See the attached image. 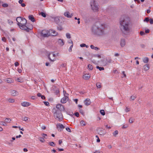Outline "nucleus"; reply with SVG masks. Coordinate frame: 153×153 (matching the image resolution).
I'll list each match as a JSON object with an SVG mask.
<instances>
[{
	"instance_id": "f257e3e1",
	"label": "nucleus",
	"mask_w": 153,
	"mask_h": 153,
	"mask_svg": "<svg viewBox=\"0 0 153 153\" xmlns=\"http://www.w3.org/2000/svg\"><path fill=\"white\" fill-rule=\"evenodd\" d=\"M129 19L125 16H122L119 20L120 28L122 33L124 35H127L130 30V27Z\"/></svg>"
},
{
	"instance_id": "f03ea898",
	"label": "nucleus",
	"mask_w": 153,
	"mask_h": 153,
	"mask_svg": "<svg viewBox=\"0 0 153 153\" xmlns=\"http://www.w3.org/2000/svg\"><path fill=\"white\" fill-rule=\"evenodd\" d=\"M16 20L17 22V25L21 30H25L27 32L30 31V30L32 29V25H26L27 20L22 17H19L17 18Z\"/></svg>"
},
{
	"instance_id": "7ed1b4c3",
	"label": "nucleus",
	"mask_w": 153,
	"mask_h": 153,
	"mask_svg": "<svg viewBox=\"0 0 153 153\" xmlns=\"http://www.w3.org/2000/svg\"><path fill=\"white\" fill-rule=\"evenodd\" d=\"M105 27L104 24L97 22L92 27V31L94 34L98 35H102L104 34Z\"/></svg>"
},
{
	"instance_id": "20e7f679",
	"label": "nucleus",
	"mask_w": 153,
	"mask_h": 153,
	"mask_svg": "<svg viewBox=\"0 0 153 153\" xmlns=\"http://www.w3.org/2000/svg\"><path fill=\"white\" fill-rule=\"evenodd\" d=\"M54 116L56 119L59 120H62L63 119V115L60 110H56V109L53 110Z\"/></svg>"
},
{
	"instance_id": "39448f33",
	"label": "nucleus",
	"mask_w": 153,
	"mask_h": 153,
	"mask_svg": "<svg viewBox=\"0 0 153 153\" xmlns=\"http://www.w3.org/2000/svg\"><path fill=\"white\" fill-rule=\"evenodd\" d=\"M90 5L92 10L94 12H97L98 11L99 7L98 4L95 0H92L91 2Z\"/></svg>"
},
{
	"instance_id": "423d86ee",
	"label": "nucleus",
	"mask_w": 153,
	"mask_h": 153,
	"mask_svg": "<svg viewBox=\"0 0 153 153\" xmlns=\"http://www.w3.org/2000/svg\"><path fill=\"white\" fill-rule=\"evenodd\" d=\"M48 59L51 61L53 62L56 60L54 57H56V55L53 53H49L48 55Z\"/></svg>"
},
{
	"instance_id": "0eeeda50",
	"label": "nucleus",
	"mask_w": 153,
	"mask_h": 153,
	"mask_svg": "<svg viewBox=\"0 0 153 153\" xmlns=\"http://www.w3.org/2000/svg\"><path fill=\"white\" fill-rule=\"evenodd\" d=\"M65 93H66V91H63V93L65 97L62 99L61 101V102L63 103L66 102L68 100V97L65 94Z\"/></svg>"
},
{
	"instance_id": "6e6552de",
	"label": "nucleus",
	"mask_w": 153,
	"mask_h": 153,
	"mask_svg": "<svg viewBox=\"0 0 153 153\" xmlns=\"http://www.w3.org/2000/svg\"><path fill=\"white\" fill-rule=\"evenodd\" d=\"M41 35L44 37H48L49 36L48 34V32L45 30H42L41 32Z\"/></svg>"
},
{
	"instance_id": "1a4fd4ad",
	"label": "nucleus",
	"mask_w": 153,
	"mask_h": 153,
	"mask_svg": "<svg viewBox=\"0 0 153 153\" xmlns=\"http://www.w3.org/2000/svg\"><path fill=\"white\" fill-rule=\"evenodd\" d=\"M56 110H60L61 111L64 110V106L61 104H57L56 106Z\"/></svg>"
},
{
	"instance_id": "9d476101",
	"label": "nucleus",
	"mask_w": 153,
	"mask_h": 153,
	"mask_svg": "<svg viewBox=\"0 0 153 153\" xmlns=\"http://www.w3.org/2000/svg\"><path fill=\"white\" fill-rule=\"evenodd\" d=\"M65 126L62 124L59 123L56 125V128L59 131H61L65 128Z\"/></svg>"
},
{
	"instance_id": "9b49d317",
	"label": "nucleus",
	"mask_w": 153,
	"mask_h": 153,
	"mask_svg": "<svg viewBox=\"0 0 153 153\" xmlns=\"http://www.w3.org/2000/svg\"><path fill=\"white\" fill-rule=\"evenodd\" d=\"M64 15L68 18H71L73 16V14H70L69 12L67 11L64 13Z\"/></svg>"
},
{
	"instance_id": "f8f14e48",
	"label": "nucleus",
	"mask_w": 153,
	"mask_h": 153,
	"mask_svg": "<svg viewBox=\"0 0 153 153\" xmlns=\"http://www.w3.org/2000/svg\"><path fill=\"white\" fill-rule=\"evenodd\" d=\"M90 77V75L89 74H85L83 75V78L86 80L88 79Z\"/></svg>"
},
{
	"instance_id": "ddd939ff",
	"label": "nucleus",
	"mask_w": 153,
	"mask_h": 153,
	"mask_svg": "<svg viewBox=\"0 0 153 153\" xmlns=\"http://www.w3.org/2000/svg\"><path fill=\"white\" fill-rule=\"evenodd\" d=\"M85 105L87 106L89 105L91 102L89 99H87L84 101Z\"/></svg>"
},
{
	"instance_id": "4468645a",
	"label": "nucleus",
	"mask_w": 153,
	"mask_h": 153,
	"mask_svg": "<svg viewBox=\"0 0 153 153\" xmlns=\"http://www.w3.org/2000/svg\"><path fill=\"white\" fill-rule=\"evenodd\" d=\"M21 105L23 107H27L30 105V103L26 102H24L21 104Z\"/></svg>"
},
{
	"instance_id": "2eb2a0df",
	"label": "nucleus",
	"mask_w": 153,
	"mask_h": 153,
	"mask_svg": "<svg viewBox=\"0 0 153 153\" xmlns=\"http://www.w3.org/2000/svg\"><path fill=\"white\" fill-rule=\"evenodd\" d=\"M11 95L13 96H15L16 95H18L19 94V93L17 91L15 90H13L11 91Z\"/></svg>"
},
{
	"instance_id": "dca6fc26",
	"label": "nucleus",
	"mask_w": 153,
	"mask_h": 153,
	"mask_svg": "<svg viewBox=\"0 0 153 153\" xmlns=\"http://www.w3.org/2000/svg\"><path fill=\"white\" fill-rule=\"evenodd\" d=\"M120 45L122 47H123L126 45V42L125 40L124 39H121Z\"/></svg>"
},
{
	"instance_id": "f3484780",
	"label": "nucleus",
	"mask_w": 153,
	"mask_h": 153,
	"mask_svg": "<svg viewBox=\"0 0 153 153\" xmlns=\"http://www.w3.org/2000/svg\"><path fill=\"white\" fill-rule=\"evenodd\" d=\"M58 42L59 44L61 45H63L64 44V42L63 39H59L58 40Z\"/></svg>"
},
{
	"instance_id": "a211bd4d",
	"label": "nucleus",
	"mask_w": 153,
	"mask_h": 153,
	"mask_svg": "<svg viewBox=\"0 0 153 153\" xmlns=\"http://www.w3.org/2000/svg\"><path fill=\"white\" fill-rule=\"evenodd\" d=\"M29 19L33 22H35V19L33 17V16L32 15H30L28 16Z\"/></svg>"
},
{
	"instance_id": "6ab92c4d",
	"label": "nucleus",
	"mask_w": 153,
	"mask_h": 153,
	"mask_svg": "<svg viewBox=\"0 0 153 153\" xmlns=\"http://www.w3.org/2000/svg\"><path fill=\"white\" fill-rule=\"evenodd\" d=\"M54 21L57 24H59L60 22V19L58 17H56L54 18Z\"/></svg>"
},
{
	"instance_id": "aec40b11",
	"label": "nucleus",
	"mask_w": 153,
	"mask_h": 153,
	"mask_svg": "<svg viewBox=\"0 0 153 153\" xmlns=\"http://www.w3.org/2000/svg\"><path fill=\"white\" fill-rule=\"evenodd\" d=\"M51 32L53 34V36H56L58 35V33L55 30H51Z\"/></svg>"
},
{
	"instance_id": "412c9836",
	"label": "nucleus",
	"mask_w": 153,
	"mask_h": 153,
	"mask_svg": "<svg viewBox=\"0 0 153 153\" xmlns=\"http://www.w3.org/2000/svg\"><path fill=\"white\" fill-rule=\"evenodd\" d=\"M149 68V65L148 64H146L144 66V70L147 71Z\"/></svg>"
},
{
	"instance_id": "4be33fe9",
	"label": "nucleus",
	"mask_w": 153,
	"mask_h": 153,
	"mask_svg": "<svg viewBox=\"0 0 153 153\" xmlns=\"http://www.w3.org/2000/svg\"><path fill=\"white\" fill-rule=\"evenodd\" d=\"M90 47L91 49H95V50H97L99 49V48L98 47H94V45H91Z\"/></svg>"
},
{
	"instance_id": "5701e85b",
	"label": "nucleus",
	"mask_w": 153,
	"mask_h": 153,
	"mask_svg": "<svg viewBox=\"0 0 153 153\" xmlns=\"http://www.w3.org/2000/svg\"><path fill=\"white\" fill-rule=\"evenodd\" d=\"M39 15H41L42 16H43L44 17H46V13L43 12L39 13Z\"/></svg>"
},
{
	"instance_id": "b1692460",
	"label": "nucleus",
	"mask_w": 153,
	"mask_h": 153,
	"mask_svg": "<svg viewBox=\"0 0 153 153\" xmlns=\"http://www.w3.org/2000/svg\"><path fill=\"white\" fill-rule=\"evenodd\" d=\"M80 124L82 126H85L86 124V123L83 120H81L80 122Z\"/></svg>"
},
{
	"instance_id": "393cba45",
	"label": "nucleus",
	"mask_w": 153,
	"mask_h": 153,
	"mask_svg": "<svg viewBox=\"0 0 153 153\" xmlns=\"http://www.w3.org/2000/svg\"><path fill=\"white\" fill-rule=\"evenodd\" d=\"M7 82L9 83H11L13 82V80L11 78H7L6 80Z\"/></svg>"
},
{
	"instance_id": "a878e982",
	"label": "nucleus",
	"mask_w": 153,
	"mask_h": 153,
	"mask_svg": "<svg viewBox=\"0 0 153 153\" xmlns=\"http://www.w3.org/2000/svg\"><path fill=\"white\" fill-rule=\"evenodd\" d=\"M49 144L52 146H54L55 145V143L53 142H51L49 143Z\"/></svg>"
},
{
	"instance_id": "bb28decb",
	"label": "nucleus",
	"mask_w": 153,
	"mask_h": 153,
	"mask_svg": "<svg viewBox=\"0 0 153 153\" xmlns=\"http://www.w3.org/2000/svg\"><path fill=\"white\" fill-rule=\"evenodd\" d=\"M8 101L10 102L13 103L15 102V100L13 99L10 98L8 99Z\"/></svg>"
},
{
	"instance_id": "cd10ccee",
	"label": "nucleus",
	"mask_w": 153,
	"mask_h": 153,
	"mask_svg": "<svg viewBox=\"0 0 153 153\" xmlns=\"http://www.w3.org/2000/svg\"><path fill=\"white\" fill-rule=\"evenodd\" d=\"M96 86L97 88H100L101 87V83L99 82H97L96 84Z\"/></svg>"
},
{
	"instance_id": "c85d7f7f",
	"label": "nucleus",
	"mask_w": 153,
	"mask_h": 153,
	"mask_svg": "<svg viewBox=\"0 0 153 153\" xmlns=\"http://www.w3.org/2000/svg\"><path fill=\"white\" fill-rule=\"evenodd\" d=\"M134 119L133 118L131 117L129 120V121L130 123H132L134 122Z\"/></svg>"
},
{
	"instance_id": "c756f323",
	"label": "nucleus",
	"mask_w": 153,
	"mask_h": 153,
	"mask_svg": "<svg viewBox=\"0 0 153 153\" xmlns=\"http://www.w3.org/2000/svg\"><path fill=\"white\" fill-rule=\"evenodd\" d=\"M149 61V59L147 58H144L143 60V61L145 63H147Z\"/></svg>"
},
{
	"instance_id": "7c9ffc66",
	"label": "nucleus",
	"mask_w": 153,
	"mask_h": 153,
	"mask_svg": "<svg viewBox=\"0 0 153 153\" xmlns=\"http://www.w3.org/2000/svg\"><path fill=\"white\" fill-rule=\"evenodd\" d=\"M137 97L136 95H132L130 97V99L133 100H134Z\"/></svg>"
},
{
	"instance_id": "2f4dec72",
	"label": "nucleus",
	"mask_w": 153,
	"mask_h": 153,
	"mask_svg": "<svg viewBox=\"0 0 153 153\" xmlns=\"http://www.w3.org/2000/svg\"><path fill=\"white\" fill-rule=\"evenodd\" d=\"M96 68H97V69H99V70L100 71H102V70H104V68L103 67H99V66H97L96 67Z\"/></svg>"
},
{
	"instance_id": "473e14b6",
	"label": "nucleus",
	"mask_w": 153,
	"mask_h": 153,
	"mask_svg": "<svg viewBox=\"0 0 153 153\" xmlns=\"http://www.w3.org/2000/svg\"><path fill=\"white\" fill-rule=\"evenodd\" d=\"M100 112L102 115L104 116L105 115V113L104 110H101L100 111Z\"/></svg>"
},
{
	"instance_id": "72a5a7b5",
	"label": "nucleus",
	"mask_w": 153,
	"mask_h": 153,
	"mask_svg": "<svg viewBox=\"0 0 153 153\" xmlns=\"http://www.w3.org/2000/svg\"><path fill=\"white\" fill-rule=\"evenodd\" d=\"M5 120L6 122L9 123H10V122L11 121V119H10L9 118H6Z\"/></svg>"
},
{
	"instance_id": "f704fd0d",
	"label": "nucleus",
	"mask_w": 153,
	"mask_h": 153,
	"mask_svg": "<svg viewBox=\"0 0 153 153\" xmlns=\"http://www.w3.org/2000/svg\"><path fill=\"white\" fill-rule=\"evenodd\" d=\"M88 68L90 70H92L93 69V67L92 65L90 64L88 65Z\"/></svg>"
},
{
	"instance_id": "c9c22d12",
	"label": "nucleus",
	"mask_w": 153,
	"mask_h": 153,
	"mask_svg": "<svg viewBox=\"0 0 153 153\" xmlns=\"http://www.w3.org/2000/svg\"><path fill=\"white\" fill-rule=\"evenodd\" d=\"M107 62L108 63H111L113 62V61L111 58H108L107 60Z\"/></svg>"
},
{
	"instance_id": "e433bc0d",
	"label": "nucleus",
	"mask_w": 153,
	"mask_h": 153,
	"mask_svg": "<svg viewBox=\"0 0 153 153\" xmlns=\"http://www.w3.org/2000/svg\"><path fill=\"white\" fill-rule=\"evenodd\" d=\"M66 36L68 39H70L71 38L70 34L69 33H67L66 34Z\"/></svg>"
},
{
	"instance_id": "4c0bfd02",
	"label": "nucleus",
	"mask_w": 153,
	"mask_h": 153,
	"mask_svg": "<svg viewBox=\"0 0 153 153\" xmlns=\"http://www.w3.org/2000/svg\"><path fill=\"white\" fill-rule=\"evenodd\" d=\"M73 44H71V45L70 48L69 49V52H71L72 51V48L73 47Z\"/></svg>"
},
{
	"instance_id": "58836bf2",
	"label": "nucleus",
	"mask_w": 153,
	"mask_h": 153,
	"mask_svg": "<svg viewBox=\"0 0 153 153\" xmlns=\"http://www.w3.org/2000/svg\"><path fill=\"white\" fill-rule=\"evenodd\" d=\"M2 6L4 7H8V5L7 4L5 3L3 4Z\"/></svg>"
},
{
	"instance_id": "ea45409f",
	"label": "nucleus",
	"mask_w": 153,
	"mask_h": 153,
	"mask_svg": "<svg viewBox=\"0 0 153 153\" xmlns=\"http://www.w3.org/2000/svg\"><path fill=\"white\" fill-rule=\"evenodd\" d=\"M39 140H40V141L43 143V142H44V139L43 138V137H40L39 138Z\"/></svg>"
},
{
	"instance_id": "a19ab883",
	"label": "nucleus",
	"mask_w": 153,
	"mask_h": 153,
	"mask_svg": "<svg viewBox=\"0 0 153 153\" xmlns=\"http://www.w3.org/2000/svg\"><path fill=\"white\" fill-rule=\"evenodd\" d=\"M66 130L67 131L69 132H71V129L69 127H66Z\"/></svg>"
},
{
	"instance_id": "79ce46f5",
	"label": "nucleus",
	"mask_w": 153,
	"mask_h": 153,
	"mask_svg": "<svg viewBox=\"0 0 153 153\" xmlns=\"http://www.w3.org/2000/svg\"><path fill=\"white\" fill-rule=\"evenodd\" d=\"M149 22L151 24H153V19L151 18L149 19Z\"/></svg>"
},
{
	"instance_id": "37998d69",
	"label": "nucleus",
	"mask_w": 153,
	"mask_h": 153,
	"mask_svg": "<svg viewBox=\"0 0 153 153\" xmlns=\"http://www.w3.org/2000/svg\"><path fill=\"white\" fill-rule=\"evenodd\" d=\"M44 103L45 105L47 106H48L49 105V103L48 102H44Z\"/></svg>"
},
{
	"instance_id": "c03bdc74",
	"label": "nucleus",
	"mask_w": 153,
	"mask_h": 153,
	"mask_svg": "<svg viewBox=\"0 0 153 153\" xmlns=\"http://www.w3.org/2000/svg\"><path fill=\"white\" fill-rule=\"evenodd\" d=\"M28 118L27 117H24L23 120L25 121H26L28 120Z\"/></svg>"
},
{
	"instance_id": "a18cd8bd",
	"label": "nucleus",
	"mask_w": 153,
	"mask_h": 153,
	"mask_svg": "<svg viewBox=\"0 0 153 153\" xmlns=\"http://www.w3.org/2000/svg\"><path fill=\"white\" fill-rule=\"evenodd\" d=\"M80 46L82 47H84L85 46H86V47H87V45H86L85 44H81L80 45Z\"/></svg>"
},
{
	"instance_id": "49530a36",
	"label": "nucleus",
	"mask_w": 153,
	"mask_h": 153,
	"mask_svg": "<svg viewBox=\"0 0 153 153\" xmlns=\"http://www.w3.org/2000/svg\"><path fill=\"white\" fill-rule=\"evenodd\" d=\"M59 92V89L56 90L55 92V93L56 95H58Z\"/></svg>"
},
{
	"instance_id": "de8ad7c7",
	"label": "nucleus",
	"mask_w": 153,
	"mask_h": 153,
	"mask_svg": "<svg viewBox=\"0 0 153 153\" xmlns=\"http://www.w3.org/2000/svg\"><path fill=\"white\" fill-rule=\"evenodd\" d=\"M0 124L3 126H5L6 125V124L5 122L1 121L0 122Z\"/></svg>"
},
{
	"instance_id": "09e8293b",
	"label": "nucleus",
	"mask_w": 153,
	"mask_h": 153,
	"mask_svg": "<svg viewBox=\"0 0 153 153\" xmlns=\"http://www.w3.org/2000/svg\"><path fill=\"white\" fill-rule=\"evenodd\" d=\"M125 111L126 112H128L130 111V109L128 108V107H126L125 109Z\"/></svg>"
},
{
	"instance_id": "8fccbe9b",
	"label": "nucleus",
	"mask_w": 153,
	"mask_h": 153,
	"mask_svg": "<svg viewBox=\"0 0 153 153\" xmlns=\"http://www.w3.org/2000/svg\"><path fill=\"white\" fill-rule=\"evenodd\" d=\"M149 18L148 17H146V18L145 20H144V21H146V22H148L149 21Z\"/></svg>"
},
{
	"instance_id": "3c124183",
	"label": "nucleus",
	"mask_w": 153,
	"mask_h": 153,
	"mask_svg": "<svg viewBox=\"0 0 153 153\" xmlns=\"http://www.w3.org/2000/svg\"><path fill=\"white\" fill-rule=\"evenodd\" d=\"M79 112L80 113H81L82 115H83L84 113L83 112V110L82 109H79Z\"/></svg>"
},
{
	"instance_id": "603ef678",
	"label": "nucleus",
	"mask_w": 153,
	"mask_h": 153,
	"mask_svg": "<svg viewBox=\"0 0 153 153\" xmlns=\"http://www.w3.org/2000/svg\"><path fill=\"white\" fill-rule=\"evenodd\" d=\"M128 127V125L127 124H126L124 125L123 127L122 128H127Z\"/></svg>"
},
{
	"instance_id": "864d4df0",
	"label": "nucleus",
	"mask_w": 153,
	"mask_h": 153,
	"mask_svg": "<svg viewBox=\"0 0 153 153\" xmlns=\"http://www.w3.org/2000/svg\"><path fill=\"white\" fill-rule=\"evenodd\" d=\"M122 74L123 75V77H126V74L125 73L124 71H123L122 72Z\"/></svg>"
},
{
	"instance_id": "5fc2aeb1",
	"label": "nucleus",
	"mask_w": 153,
	"mask_h": 153,
	"mask_svg": "<svg viewBox=\"0 0 153 153\" xmlns=\"http://www.w3.org/2000/svg\"><path fill=\"white\" fill-rule=\"evenodd\" d=\"M74 115L75 116H76L77 117H79V113L78 112H76L74 113Z\"/></svg>"
},
{
	"instance_id": "6e6d98bb",
	"label": "nucleus",
	"mask_w": 153,
	"mask_h": 153,
	"mask_svg": "<svg viewBox=\"0 0 153 153\" xmlns=\"http://www.w3.org/2000/svg\"><path fill=\"white\" fill-rule=\"evenodd\" d=\"M57 29L58 30L60 31H61L62 30V28L61 26H60L59 27H57Z\"/></svg>"
},
{
	"instance_id": "4d7b16f0",
	"label": "nucleus",
	"mask_w": 153,
	"mask_h": 153,
	"mask_svg": "<svg viewBox=\"0 0 153 153\" xmlns=\"http://www.w3.org/2000/svg\"><path fill=\"white\" fill-rule=\"evenodd\" d=\"M15 66L16 67L17 66L19 65V63L17 62H16L15 63Z\"/></svg>"
},
{
	"instance_id": "13d9d810",
	"label": "nucleus",
	"mask_w": 153,
	"mask_h": 153,
	"mask_svg": "<svg viewBox=\"0 0 153 153\" xmlns=\"http://www.w3.org/2000/svg\"><path fill=\"white\" fill-rule=\"evenodd\" d=\"M140 34L142 36L145 34V33L143 31H141L140 32Z\"/></svg>"
},
{
	"instance_id": "bf43d9fd",
	"label": "nucleus",
	"mask_w": 153,
	"mask_h": 153,
	"mask_svg": "<svg viewBox=\"0 0 153 153\" xmlns=\"http://www.w3.org/2000/svg\"><path fill=\"white\" fill-rule=\"evenodd\" d=\"M2 40L3 41H4V42H5V41L6 40V39L5 38V37H3L2 38Z\"/></svg>"
},
{
	"instance_id": "052dcab7",
	"label": "nucleus",
	"mask_w": 153,
	"mask_h": 153,
	"mask_svg": "<svg viewBox=\"0 0 153 153\" xmlns=\"http://www.w3.org/2000/svg\"><path fill=\"white\" fill-rule=\"evenodd\" d=\"M94 153H102V152H101L100 151H96L95 152H94Z\"/></svg>"
},
{
	"instance_id": "680f3d73",
	"label": "nucleus",
	"mask_w": 153,
	"mask_h": 153,
	"mask_svg": "<svg viewBox=\"0 0 153 153\" xmlns=\"http://www.w3.org/2000/svg\"><path fill=\"white\" fill-rule=\"evenodd\" d=\"M68 43L70 44H73V42L71 40H69L68 42Z\"/></svg>"
},
{
	"instance_id": "e2e57ef3",
	"label": "nucleus",
	"mask_w": 153,
	"mask_h": 153,
	"mask_svg": "<svg viewBox=\"0 0 153 153\" xmlns=\"http://www.w3.org/2000/svg\"><path fill=\"white\" fill-rule=\"evenodd\" d=\"M8 21L9 23L10 24V25L12 24L13 23V22L11 20H8Z\"/></svg>"
},
{
	"instance_id": "0e129e2a",
	"label": "nucleus",
	"mask_w": 153,
	"mask_h": 153,
	"mask_svg": "<svg viewBox=\"0 0 153 153\" xmlns=\"http://www.w3.org/2000/svg\"><path fill=\"white\" fill-rule=\"evenodd\" d=\"M145 32L146 33H149V30L148 29L147 30H146Z\"/></svg>"
},
{
	"instance_id": "69168bd1",
	"label": "nucleus",
	"mask_w": 153,
	"mask_h": 153,
	"mask_svg": "<svg viewBox=\"0 0 153 153\" xmlns=\"http://www.w3.org/2000/svg\"><path fill=\"white\" fill-rule=\"evenodd\" d=\"M107 147L109 149H111L112 148V146L111 145H108Z\"/></svg>"
},
{
	"instance_id": "338daca9",
	"label": "nucleus",
	"mask_w": 153,
	"mask_h": 153,
	"mask_svg": "<svg viewBox=\"0 0 153 153\" xmlns=\"http://www.w3.org/2000/svg\"><path fill=\"white\" fill-rule=\"evenodd\" d=\"M97 143H99L100 142V140L99 137L97 138Z\"/></svg>"
},
{
	"instance_id": "774afa93",
	"label": "nucleus",
	"mask_w": 153,
	"mask_h": 153,
	"mask_svg": "<svg viewBox=\"0 0 153 153\" xmlns=\"http://www.w3.org/2000/svg\"><path fill=\"white\" fill-rule=\"evenodd\" d=\"M23 2V0H19V4H21L22 3V2Z\"/></svg>"
}]
</instances>
